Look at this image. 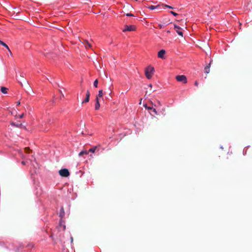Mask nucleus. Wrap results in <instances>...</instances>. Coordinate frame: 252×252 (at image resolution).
Returning <instances> with one entry per match:
<instances>
[{"label": "nucleus", "mask_w": 252, "mask_h": 252, "mask_svg": "<svg viewBox=\"0 0 252 252\" xmlns=\"http://www.w3.org/2000/svg\"><path fill=\"white\" fill-rule=\"evenodd\" d=\"M154 68L151 66H148L145 70V75L146 77L150 79L152 78V75L154 72Z\"/></svg>", "instance_id": "f257e3e1"}, {"label": "nucleus", "mask_w": 252, "mask_h": 252, "mask_svg": "<svg viewBox=\"0 0 252 252\" xmlns=\"http://www.w3.org/2000/svg\"><path fill=\"white\" fill-rule=\"evenodd\" d=\"M176 79L178 82H182L184 84L187 83V79L185 75H177L176 77Z\"/></svg>", "instance_id": "f03ea898"}, {"label": "nucleus", "mask_w": 252, "mask_h": 252, "mask_svg": "<svg viewBox=\"0 0 252 252\" xmlns=\"http://www.w3.org/2000/svg\"><path fill=\"white\" fill-rule=\"evenodd\" d=\"M136 29L135 27L133 25H130V26H125V28L123 30V32H126L127 31H134Z\"/></svg>", "instance_id": "7ed1b4c3"}, {"label": "nucleus", "mask_w": 252, "mask_h": 252, "mask_svg": "<svg viewBox=\"0 0 252 252\" xmlns=\"http://www.w3.org/2000/svg\"><path fill=\"white\" fill-rule=\"evenodd\" d=\"M63 221L62 219H61L59 222V225L58 226V229L60 231H64L65 230V225L64 223H63Z\"/></svg>", "instance_id": "20e7f679"}, {"label": "nucleus", "mask_w": 252, "mask_h": 252, "mask_svg": "<svg viewBox=\"0 0 252 252\" xmlns=\"http://www.w3.org/2000/svg\"><path fill=\"white\" fill-rule=\"evenodd\" d=\"M174 28L176 30V32L178 33V34L179 35H181L182 36H183V33L181 31V29L179 26H177L176 25H174Z\"/></svg>", "instance_id": "39448f33"}, {"label": "nucleus", "mask_w": 252, "mask_h": 252, "mask_svg": "<svg viewBox=\"0 0 252 252\" xmlns=\"http://www.w3.org/2000/svg\"><path fill=\"white\" fill-rule=\"evenodd\" d=\"M165 54V51L164 50H161L158 52V57L161 59L164 58V55Z\"/></svg>", "instance_id": "423d86ee"}, {"label": "nucleus", "mask_w": 252, "mask_h": 252, "mask_svg": "<svg viewBox=\"0 0 252 252\" xmlns=\"http://www.w3.org/2000/svg\"><path fill=\"white\" fill-rule=\"evenodd\" d=\"M90 96V93L89 91H87L86 93V97L84 100L82 101V103H87L89 101Z\"/></svg>", "instance_id": "0eeeda50"}, {"label": "nucleus", "mask_w": 252, "mask_h": 252, "mask_svg": "<svg viewBox=\"0 0 252 252\" xmlns=\"http://www.w3.org/2000/svg\"><path fill=\"white\" fill-rule=\"evenodd\" d=\"M211 63L212 61H211L209 64L204 68V72L206 74H208L210 72V68L211 67Z\"/></svg>", "instance_id": "6e6552de"}, {"label": "nucleus", "mask_w": 252, "mask_h": 252, "mask_svg": "<svg viewBox=\"0 0 252 252\" xmlns=\"http://www.w3.org/2000/svg\"><path fill=\"white\" fill-rule=\"evenodd\" d=\"M83 43L84 44L85 46V48L86 49H88V48H91L92 47V45L91 44V43H90L89 42V41L87 40H85L83 42Z\"/></svg>", "instance_id": "1a4fd4ad"}, {"label": "nucleus", "mask_w": 252, "mask_h": 252, "mask_svg": "<svg viewBox=\"0 0 252 252\" xmlns=\"http://www.w3.org/2000/svg\"><path fill=\"white\" fill-rule=\"evenodd\" d=\"M11 125L13 126H16L17 127H23V125L22 123H14V122H11Z\"/></svg>", "instance_id": "9d476101"}, {"label": "nucleus", "mask_w": 252, "mask_h": 252, "mask_svg": "<svg viewBox=\"0 0 252 252\" xmlns=\"http://www.w3.org/2000/svg\"><path fill=\"white\" fill-rule=\"evenodd\" d=\"M59 216L61 217V219H63V216H64V211L63 207H62L60 210Z\"/></svg>", "instance_id": "9b49d317"}, {"label": "nucleus", "mask_w": 252, "mask_h": 252, "mask_svg": "<svg viewBox=\"0 0 252 252\" xmlns=\"http://www.w3.org/2000/svg\"><path fill=\"white\" fill-rule=\"evenodd\" d=\"M59 173H69L67 169L63 168L59 171Z\"/></svg>", "instance_id": "f8f14e48"}, {"label": "nucleus", "mask_w": 252, "mask_h": 252, "mask_svg": "<svg viewBox=\"0 0 252 252\" xmlns=\"http://www.w3.org/2000/svg\"><path fill=\"white\" fill-rule=\"evenodd\" d=\"M89 154V152L86 151V150H83V151H82L81 152H80L79 154V156H82L84 155H88Z\"/></svg>", "instance_id": "ddd939ff"}, {"label": "nucleus", "mask_w": 252, "mask_h": 252, "mask_svg": "<svg viewBox=\"0 0 252 252\" xmlns=\"http://www.w3.org/2000/svg\"><path fill=\"white\" fill-rule=\"evenodd\" d=\"M8 89L5 88V87H1V92L3 93V94H7Z\"/></svg>", "instance_id": "4468645a"}, {"label": "nucleus", "mask_w": 252, "mask_h": 252, "mask_svg": "<svg viewBox=\"0 0 252 252\" xmlns=\"http://www.w3.org/2000/svg\"><path fill=\"white\" fill-rule=\"evenodd\" d=\"M96 149H97L96 146L90 149L88 151V152H89V153L91 152V153H94L95 152V151H96Z\"/></svg>", "instance_id": "2eb2a0df"}, {"label": "nucleus", "mask_w": 252, "mask_h": 252, "mask_svg": "<svg viewBox=\"0 0 252 252\" xmlns=\"http://www.w3.org/2000/svg\"><path fill=\"white\" fill-rule=\"evenodd\" d=\"M149 8L151 10H154L156 8H159L160 5H158L157 6L151 5V6H149Z\"/></svg>", "instance_id": "dca6fc26"}, {"label": "nucleus", "mask_w": 252, "mask_h": 252, "mask_svg": "<svg viewBox=\"0 0 252 252\" xmlns=\"http://www.w3.org/2000/svg\"><path fill=\"white\" fill-rule=\"evenodd\" d=\"M103 90H100L98 91V94L97 96H98L99 97H102L103 96Z\"/></svg>", "instance_id": "f3484780"}, {"label": "nucleus", "mask_w": 252, "mask_h": 252, "mask_svg": "<svg viewBox=\"0 0 252 252\" xmlns=\"http://www.w3.org/2000/svg\"><path fill=\"white\" fill-rule=\"evenodd\" d=\"M100 108V103L99 102H96L95 104V110H98Z\"/></svg>", "instance_id": "a211bd4d"}, {"label": "nucleus", "mask_w": 252, "mask_h": 252, "mask_svg": "<svg viewBox=\"0 0 252 252\" xmlns=\"http://www.w3.org/2000/svg\"><path fill=\"white\" fill-rule=\"evenodd\" d=\"M0 44L4 46L5 47H6L7 50H9L8 46L5 43H4L3 41H1L0 40Z\"/></svg>", "instance_id": "6ab92c4d"}, {"label": "nucleus", "mask_w": 252, "mask_h": 252, "mask_svg": "<svg viewBox=\"0 0 252 252\" xmlns=\"http://www.w3.org/2000/svg\"><path fill=\"white\" fill-rule=\"evenodd\" d=\"M97 85H98V80L97 79H96L94 82V86L95 87V88H97Z\"/></svg>", "instance_id": "aec40b11"}, {"label": "nucleus", "mask_w": 252, "mask_h": 252, "mask_svg": "<svg viewBox=\"0 0 252 252\" xmlns=\"http://www.w3.org/2000/svg\"><path fill=\"white\" fill-rule=\"evenodd\" d=\"M144 107L147 109H148V110H152L153 109V107H149V106H147V104H145L144 105Z\"/></svg>", "instance_id": "412c9836"}, {"label": "nucleus", "mask_w": 252, "mask_h": 252, "mask_svg": "<svg viewBox=\"0 0 252 252\" xmlns=\"http://www.w3.org/2000/svg\"><path fill=\"white\" fill-rule=\"evenodd\" d=\"M163 6L166 7L167 8H170V9H174V8L170 5H167V4H162Z\"/></svg>", "instance_id": "4be33fe9"}, {"label": "nucleus", "mask_w": 252, "mask_h": 252, "mask_svg": "<svg viewBox=\"0 0 252 252\" xmlns=\"http://www.w3.org/2000/svg\"><path fill=\"white\" fill-rule=\"evenodd\" d=\"M25 152H26V153H29H29H30V152L31 151V150L30 149V148H28V147H26V148H25Z\"/></svg>", "instance_id": "5701e85b"}, {"label": "nucleus", "mask_w": 252, "mask_h": 252, "mask_svg": "<svg viewBox=\"0 0 252 252\" xmlns=\"http://www.w3.org/2000/svg\"><path fill=\"white\" fill-rule=\"evenodd\" d=\"M170 13L171 14H172V15H173L174 16H177L178 15L177 13H176V12H175L174 11H171L170 12Z\"/></svg>", "instance_id": "b1692460"}, {"label": "nucleus", "mask_w": 252, "mask_h": 252, "mask_svg": "<svg viewBox=\"0 0 252 252\" xmlns=\"http://www.w3.org/2000/svg\"><path fill=\"white\" fill-rule=\"evenodd\" d=\"M152 110H153V112H154L155 113L156 115L158 114V112L157 111L156 109L153 108V109Z\"/></svg>", "instance_id": "393cba45"}, {"label": "nucleus", "mask_w": 252, "mask_h": 252, "mask_svg": "<svg viewBox=\"0 0 252 252\" xmlns=\"http://www.w3.org/2000/svg\"><path fill=\"white\" fill-rule=\"evenodd\" d=\"M62 177H68L70 174H60Z\"/></svg>", "instance_id": "a878e982"}, {"label": "nucleus", "mask_w": 252, "mask_h": 252, "mask_svg": "<svg viewBox=\"0 0 252 252\" xmlns=\"http://www.w3.org/2000/svg\"><path fill=\"white\" fill-rule=\"evenodd\" d=\"M126 15L127 16H134V15L131 13H127V14H126Z\"/></svg>", "instance_id": "bb28decb"}, {"label": "nucleus", "mask_w": 252, "mask_h": 252, "mask_svg": "<svg viewBox=\"0 0 252 252\" xmlns=\"http://www.w3.org/2000/svg\"><path fill=\"white\" fill-rule=\"evenodd\" d=\"M158 27L160 29H162L164 27L163 25H161V24H159L158 25Z\"/></svg>", "instance_id": "cd10ccee"}, {"label": "nucleus", "mask_w": 252, "mask_h": 252, "mask_svg": "<svg viewBox=\"0 0 252 252\" xmlns=\"http://www.w3.org/2000/svg\"><path fill=\"white\" fill-rule=\"evenodd\" d=\"M24 116V114L23 113L21 115H19V116L18 117L21 119V118H23Z\"/></svg>", "instance_id": "c85d7f7f"}, {"label": "nucleus", "mask_w": 252, "mask_h": 252, "mask_svg": "<svg viewBox=\"0 0 252 252\" xmlns=\"http://www.w3.org/2000/svg\"><path fill=\"white\" fill-rule=\"evenodd\" d=\"M198 82L196 81L195 82H194V85L196 86H198Z\"/></svg>", "instance_id": "c756f323"}, {"label": "nucleus", "mask_w": 252, "mask_h": 252, "mask_svg": "<svg viewBox=\"0 0 252 252\" xmlns=\"http://www.w3.org/2000/svg\"><path fill=\"white\" fill-rule=\"evenodd\" d=\"M98 96H96V99H95V101L96 102H99V99H98Z\"/></svg>", "instance_id": "7c9ffc66"}, {"label": "nucleus", "mask_w": 252, "mask_h": 252, "mask_svg": "<svg viewBox=\"0 0 252 252\" xmlns=\"http://www.w3.org/2000/svg\"><path fill=\"white\" fill-rule=\"evenodd\" d=\"M26 161H23L22 162V164L24 165H26Z\"/></svg>", "instance_id": "2f4dec72"}, {"label": "nucleus", "mask_w": 252, "mask_h": 252, "mask_svg": "<svg viewBox=\"0 0 252 252\" xmlns=\"http://www.w3.org/2000/svg\"><path fill=\"white\" fill-rule=\"evenodd\" d=\"M70 240H71V243H72L73 242V239L72 237H70Z\"/></svg>", "instance_id": "473e14b6"}, {"label": "nucleus", "mask_w": 252, "mask_h": 252, "mask_svg": "<svg viewBox=\"0 0 252 252\" xmlns=\"http://www.w3.org/2000/svg\"><path fill=\"white\" fill-rule=\"evenodd\" d=\"M8 51L9 52V54H10L11 55H12V52H11L10 50L9 49V50H8Z\"/></svg>", "instance_id": "72a5a7b5"}, {"label": "nucleus", "mask_w": 252, "mask_h": 252, "mask_svg": "<svg viewBox=\"0 0 252 252\" xmlns=\"http://www.w3.org/2000/svg\"><path fill=\"white\" fill-rule=\"evenodd\" d=\"M149 87H150L151 88H152V85L151 84H150L149 85Z\"/></svg>", "instance_id": "f704fd0d"}, {"label": "nucleus", "mask_w": 252, "mask_h": 252, "mask_svg": "<svg viewBox=\"0 0 252 252\" xmlns=\"http://www.w3.org/2000/svg\"><path fill=\"white\" fill-rule=\"evenodd\" d=\"M17 105H19L20 104V102L18 101L17 102Z\"/></svg>", "instance_id": "c9c22d12"}, {"label": "nucleus", "mask_w": 252, "mask_h": 252, "mask_svg": "<svg viewBox=\"0 0 252 252\" xmlns=\"http://www.w3.org/2000/svg\"><path fill=\"white\" fill-rule=\"evenodd\" d=\"M59 92H60V93H61V95H62V94H63V93H62V91H61L60 90H59Z\"/></svg>", "instance_id": "e433bc0d"}, {"label": "nucleus", "mask_w": 252, "mask_h": 252, "mask_svg": "<svg viewBox=\"0 0 252 252\" xmlns=\"http://www.w3.org/2000/svg\"><path fill=\"white\" fill-rule=\"evenodd\" d=\"M151 92H154L155 90H151Z\"/></svg>", "instance_id": "4c0bfd02"}, {"label": "nucleus", "mask_w": 252, "mask_h": 252, "mask_svg": "<svg viewBox=\"0 0 252 252\" xmlns=\"http://www.w3.org/2000/svg\"><path fill=\"white\" fill-rule=\"evenodd\" d=\"M167 32H168V33H170V31H167Z\"/></svg>", "instance_id": "58836bf2"}, {"label": "nucleus", "mask_w": 252, "mask_h": 252, "mask_svg": "<svg viewBox=\"0 0 252 252\" xmlns=\"http://www.w3.org/2000/svg\"><path fill=\"white\" fill-rule=\"evenodd\" d=\"M141 100H142V99H141ZM141 103V101H140L139 104H140Z\"/></svg>", "instance_id": "ea45409f"}, {"label": "nucleus", "mask_w": 252, "mask_h": 252, "mask_svg": "<svg viewBox=\"0 0 252 252\" xmlns=\"http://www.w3.org/2000/svg\"><path fill=\"white\" fill-rule=\"evenodd\" d=\"M62 96H63V97H64V95H63V94H62Z\"/></svg>", "instance_id": "a19ab883"}, {"label": "nucleus", "mask_w": 252, "mask_h": 252, "mask_svg": "<svg viewBox=\"0 0 252 252\" xmlns=\"http://www.w3.org/2000/svg\"><path fill=\"white\" fill-rule=\"evenodd\" d=\"M57 85H58V87H60L58 84H57Z\"/></svg>", "instance_id": "79ce46f5"}, {"label": "nucleus", "mask_w": 252, "mask_h": 252, "mask_svg": "<svg viewBox=\"0 0 252 252\" xmlns=\"http://www.w3.org/2000/svg\"><path fill=\"white\" fill-rule=\"evenodd\" d=\"M91 157H93V156L92 155H90Z\"/></svg>", "instance_id": "37998d69"}]
</instances>
